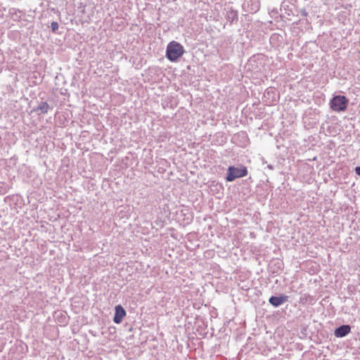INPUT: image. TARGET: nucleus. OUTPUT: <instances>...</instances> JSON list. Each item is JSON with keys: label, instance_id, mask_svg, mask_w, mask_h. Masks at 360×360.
<instances>
[{"label": "nucleus", "instance_id": "f257e3e1", "mask_svg": "<svg viewBox=\"0 0 360 360\" xmlns=\"http://www.w3.org/2000/svg\"><path fill=\"white\" fill-rule=\"evenodd\" d=\"M184 53L183 46L175 41H172L167 46L166 57L170 61H176Z\"/></svg>", "mask_w": 360, "mask_h": 360}, {"label": "nucleus", "instance_id": "f03ea898", "mask_svg": "<svg viewBox=\"0 0 360 360\" xmlns=\"http://www.w3.org/2000/svg\"><path fill=\"white\" fill-rule=\"evenodd\" d=\"M330 108L334 112H340L345 111L348 104L349 99L345 96H334L330 101Z\"/></svg>", "mask_w": 360, "mask_h": 360}, {"label": "nucleus", "instance_id": "7ed1b4c3", "mask_svg": "<svg viewBox=\"0 0 360 360\" xmlns=\"http://www.w3.org/2000/svg\"><path fill=\"white\" fill-rule=\"evenodd\" d=\"M248 174V169L245 167L237 168L233 166L229 167L226 180L227 181H233L237 178L245 176Z\"/></svg>", "mask_w": 360, "mask_h": 360}, {"label": "nucleus", "instance_id": "20e7f679", "mask_svg": "<svg viewBox=\"0 0 360 360\" xmlns=\"http://www.w3.org/2000/svg\"><path fill=\"white\" fill-rule=\"evenodd\" d=\"M288 300V296L282 295L281 296H271L269 302V303L275 307H278Z\"/></svg>", "mask_w": 360, "mask_h": 360}, {"label": "nucleus", "instance_id": "39448f33", "mask_svg": "<svg viewBox=\"0 0 360 360\" xmlns=\"http://www.w3.org/2000/svg\"><path fill=\"white\" fill-rule=\"evenodd\" d=\"M126 316V311L124 309L121 305H117L115 307V313L113 318V321L115 323H120L124 318Z\"/></svg>", "mask_w": 360, "mask_h": 360}, {"label": "nucleus", "instance_id": "423d86ee", "mask_svg": "<svg viewBox=\"0 0 360 360\" xmlns=\"http://www.w3.org/2000/svg\"><path fill=\"white\" fill-rule=\"evenodd\" d=\"M349 325H342L335 330L334 334L337 338H343L350 333Z\"/></svg>", "mask_w": 360, "mask_h": 360}, {"label": "nucleus", "instance_id": "0eeeda50", "mask_svg": "<svg viewBox=\"0 0 360 360\" xmlns=\"http://www.w3.org/2000/svg\"><path fill=\"white\" fill-rule=\"evenodd\" d=\"M50 108L49 105L46 102L41 101L35 108H34V111L37 112L39 115L46 114Z\"/></svg>", "mask_w": 360, "mask_h": 360}, {"label": "nucleus", "instance_id": "6e6552de", "mask_svg": "<svg viewBox=\"0 0 360 360\" xmlns=\"http://www.w3.org/2000/svg\"><path fill=\"white\" fill-rule=\"evenodd\" d=\"M51 29L53 32H56L58 29V23L57 22H52L51 24Z\"/></svg>", "mask_w": 360, "mask_h": 360}, {"label": "nucleus", "instance_id": "1a4fd4ad", "mask_svg": "<svg viewBox=\"0 0 360 360\" xmlns=\"http://www.w3.org/2000/svg\"><path fill=\"white\" fill-rule=\"evenodd\" d=\"M300 13H301V15H302V16H304V17H306V16L307 15V14H308V13H307V11H306L305 9H302V10L300 11Z\"/></svg>", "mask_w": 360, "mask_h": 360}, {"label": "nucleus", "instance_id": "9d476101", "mask_svg": "<svg viewBox=\"0 0 360 360\" xmlns=\"http://www.w3.org/2000/svg\"><path fill=\"white\" fill-rule=\"evenodd\" d=\"M355 172L357 175L360 176V166L355 167Z\"/></svg>", "mask_w": 360, "mask_h": 360}, {"label": "nucleus", "instance_id": "9b49d317", "mask_svg": "<svg viewBox=\"0 0 360 360\" xmlns=\"http://www.w3.org/2000/svg\"><path fill=\"white\" fill-rule=\"evenodd\" d=\"M268 167L270 168V169L273 168L271 165H269Z\"/></svg>", "mask_w": 360, "mask_h": 360}]
</instances>
